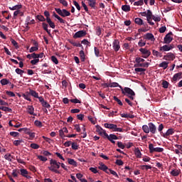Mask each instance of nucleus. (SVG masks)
<instances>
[{
	"mask_svg": "<svg viewBox=\"0 0 182 182\" xmlns=\"http://www.w3.org/2000/svg\"><path fill=\"white\" fill-rule=\"evenodd\" d=\"M50 166L48 167L50 171L55 173V174H60L59 168H60V162L57 161L56 159H51L50 160Z\"/></svg>",
	"mask_w": 182,
	"mask_h": 182,
	"instance_id": "obj_1",
	"label": "nucleus"
},
{
	"mask_svg": "<svg viewBox=\"0 0 182 182\" xmlns=\"http://www.w3.org/2000/svg\"><path fill=\"white\" fill-rule=\"evenodd\" d=\"M119 89L121 90L122 95H124V96H127V97L131 99V100H134V97L133 96H136V93H134V91H133V90L127 87L123 88V87L122 86H119Z\"/></svg>",
	"mask_w": 182,
	"mask_h": 182,
	"instance_id": "obj_2",
	"label": "nucleus"
},
{
	"mask_svg": "<svg viewBox=\"0 0 182 182\" xmlns=\"http://www.w3.org/2000/svg\"><path fill=\"white\" fill-rule=\"evenodd\" d=\"M104 126L106 129H109L110 130H112V132H119V133L123 132V129L117 127L114 124L105 123Z\"/></svg>",
	"mask_w": 182,
	"mask_h": 182,
	"instance_id": "obj_3",
	"label": "nucleus"
},
{
	"mask_svg": "<svg viewBox=\"0 0 182 182\" xmlns=\"http://www.w3.org/2000/svg\"><path fill=\"white\" fill-rule=\"evenodd\" d=\"M55 12L62 16L63 18H66V16H70V12L65 9H60V8L55 9Z\"/></svg>",
	"mask_w": 182,
	"mask_h": 182,
	"instance_id": "obj_4",
	"label": "nucleus"
},
{
	"mask_svg": "<svg viewBox=\"0 0 182 182\" xmlns=\"http://www.w3.org/2000/svg\"><path fill=\"white\" fill-rule=\"evenodd\" d=\"M149 149L150 153H163L164 151V149L161 147H156L154 148V145L153 144H149Z\"/></svg>",
	"mask_w": 182,
	"mask_h": 182,
	"instance_id": "obj_5",
	"label": "nucleus"
},
{
	"mask_svg": "<svg viewBox=\"0 0 182 182\" xmlns=\"http://www.w3.org/2000/svg\"><path fill=\"white\" fill-rule=\"evenodd\" d=\"M171 35H173V32L171 31L165 36L164 38V43H166V45L171 43L173 41V37H171Z\"/></svg>",
	"mask_w": 182,
	"mask_h": 182,
	"instance_id": "obj_6",
	"label": "nucleus"
},
{
	"mask_svg": "<svg viewBox=\"0 0 182 182\" xmlns=\"http://www.w3.org/2000/svg\"><path fill=\"white\" fill-rule=\"evenodd\" d=\"M174 45L170 44V45H164L159 48V50L161 52H168V50H171V49H173Z\"/></svg>",
	"mask_w": 182,
	"mask_h": 182,
	"instance_id": "obj_7",
	"label": "nucleus"
},
{
	"mask_svg": "<svg viewBox=\"0 0 182 182\" xmlns=\"http://www.w3.org/2000/svg\"><path fill=\"white\" fill-rule=\"evenodd\" d=\"M20 174L21 176H22V177H25V178H27L28 180H31V178H32V176H28L29 172L28 171V170L25 168L20 169Z\"/></svg>",
	"mask_w": 182,
	"mask_h": 182,
	"instance_id": "obj_8",
	"label": "nucleus"
},
{
	"mask_svg": "<svg viewBox=\"0 0 182 182\" xmlns=\"http://www.w3.org/2000/svg\"><path fill=\"white\" fill-rule=\"evenodd\" d=\"M153 16H154V15H153V13L151 12V11L147 10L146 21H147L148 23H149V25H151V26H153V25H154V22L151 21V18Z\"/></svg>",
	"mask_w": 182,
	"mask_h": 182,
	"instance_id": "obj_9",
	"label": "nucleus"
},
{
	"mask_svg": "<svg viewBox=\"0 0 182 182\" xmlns=\"http://www.w3.org/2000/svg\"><path fill=\"white\" fill-rule=\"evenodd\" d=\"M112 48L115 52L120 50V41L117 39H114L112 43Z\"/></svg>",
	"mask_w": 182,
	"mask_h": 182,
	"instance_id": "obj_10",
	"label": "nucleus"
},
{
	"mask_svg": "<svg viewBox=\"0 0 182 182\" xmlns=\"http://www.w3.org/2000/svg\"><path fill=\"white\" fill-rule=\"evenodd\" d=\"M139 52H141L142 55H144V56H143L144 59H147V58L151 55V52L146 48H140Z\"/></svg>",
	"mask_w": 182,
	"mask_h": 182,
	"instance_id": "obj_11",
	"label": "nucleus"
},
{
	"mask_svg": "<svg viewBox=\"0 0 182 182\" xmlns=\"http://www.w3.org/2000/svg\"><path fill=\"white\" fill-rule=\"evenodd\" d=\"M83 36H86V32L85 31H77L74 36V39H77L78 38H83Z\"/></svg>",
	"mask_w": 182,
	"mask_h": 182,
	"instance_id": "obj_12",
	"label": "nucleus"
},
{
	"mask_svg": "<svg viewBox=\"0 0 182 182\" xmlns=\"http://www.w3.org/2000/svg\"><path fill=\"white\" fill-rule=\"evenodd\" d=\"M39 102L41 103V105L43 107H46V109H50V104H48L46 101H45V99H43V97H39Z\"/></svg>",
	"mask_w": 182,
	"mask_h": 182,
	"instance_id": "obj_13",
	"label": "nucleus"
},
{
	"mask_svg": "<svg viewBox=\"0 0 182 182\" xmlns=\"http://www.w3.org/2000/svg\"><path fill=\"white\" fill-rule=\"evenodd\" d=\"M148 126L149 127V132L152 134H156V132H157V128L156 127V125H154L153 124V122H149L148 124Z\"/></svg>",
	"mask_w": 182,
	"mask_h": 182,
	"instance_id": "obj_14",
	"label": "nucleus"
},
{
	"mask_svg": "<svg viewBox=\"0 0 182 182\" xmlns=\"http://www.w3.org/2000/svg\"><path fill=\"white\" fill-rule=\"evenodd\" d=\"M134 22L136 25H139V26H141V25H143V26H147V24L145 23V22L141 18H135Z\"/></svg>",
	"mask_w": 182,
	"mask_h": 182,
	"instance_id": "obj_15",
	"label": "nucleus"
},
{
	"mask_svg": "<svg viewBox=\"0 0 182 182\" xmlns=\"http://www.w3.org/2000/svg\"><path fill=\"white\" fill-rule=\"evenodd\" d=\"M146 62V60L144 58H141L140 57H136L135 58V64L134 68H139V65H141V63Z\"/></svg>",
	"mask_w": 182,
	"mask_h": 182,
	"instance_id": "obj_16",
	"label": "nucleus"
},
{
	"mask_svg": "<svg viewBox=\"0 0 182 182\" xmlns=\"http://www.w3.org/2000/svg\"><path fill=\"white\" fill-rule=\"evenodd\" d=\"M99 166H98L99 170H102V171H105V173H109V172H107V170H109V168L107 167V166H106L102 162H100Z\"/></svg>",
	"mask_w": 182,
	"mask_h": 182,
	"instance_id": "obj_17",
	"label": "nucleus"
},
{
	"mask_svg": "<svg viewBox=\"0 0 182 182\" xmlns=\"http://www.w3.org/2000/svg\"><path fill=\"white\" fill-rule=\"evenodd\" d=\"M119 137H117L116 136V134H109V141H110L111 143H112V144H116V141L115 140H118Z\"/></svg>",
	"mask_w": 182,
	"mask_h": 182,
	"instance_id": "obj_18",
	"label": "nucleus"
},
{
	"mask_svg": "<svg viewBox=\"0 0 182 182\" xmlns=\"http://www.w3.org/2000/svg\"><path fill=\"white\" fill-rule=\"evenodd\" d=\"M171 134H174V129L173 128H171V129H168L166 133H164L163 134V137H164L165 139H167V137L168 136H171Z\"/></svg>",
	"mask_w": 182,
	"mask_h": 182,
	"instance_id": "obj_19",
	"label": "nucleus"
},
{
	"mask_svg": "<svg viewBox=\"0 0 182 182\" xmlns=\"http://www.w3.org/2000/svg\"><path fill=\"white\" fill-rule=\"evenodd\" d=\"M27 113L33 116H36V114H35V108L33 107V105L27 106Z\"/></svg>",
	"mask_w": 182,
	"mask_h": 182,
	"instance_id": "obj_20",
	"label": "nucleus"
},
{
	"mask_svg": "<svg viewBox=\"0 0 182 182\" xmlns=\"http://www.w3.org/2000/svg\"><path fill=\"white\" fill-rule=\"evenodd\" d=\"M145 39H147V41H151V42H154L156 41V38H154V35L151 33H147L144 36Z\"/></svg>",
	"mask_w": 182,
	"mask_h": 182,
	"instance_id": "obj_21",
	"label": "nucleus"
},
{
	"mask_svg": "<svg viewBox=\"0 0 182 182\" xmlns=\"http://www.w3.org/2000/svg\"><path fill=\"white\" fill-rule=\"evenodd\" d=\"M42 28L47 32L48 36L52 38V33H50V30H48V28H49V26L46 23H42Z\"/></svg>",
	"mask_w": 182,
	"mask_h": 182,
	"instance_id": "obj_22",
	"label": "nucleus"
},
{
	"mask_svg": "<svg viewBox=\"0 0 182 182\" xmlns=\"http://www.w3.org/2000/svg\"><path fill=\"white\" fill-rule=\"evenodd\" d=\"M174 58H176V56L172 53H168L167 55H164L166 60H173Z\"/></svg>",
	"mask_w": 182,
	"mask_h": 182,
	"instance_id": "obj_23",
	"label": "nucleus"
},
{
	"mask_svg": "<svg viewBox=\"0 0 182 182\" xmlns=\"http://www.w3.org/2000/svg\"><path fill=\"white\" fill-rule=\"evenodd\" d=\"M53 16L59 21L60 23H66V21L63 20L59 15L56 14L55 12L53 13Z\"/></svg>",
	"mask_w": 182,
	"mask_h": 182,
	"instance_id": "obj_24",
	"label": "nucleus"
},
{
	"mask_svg": "<svg viewBox=\"0 0 182 182\" xmlns=\"http://www.w3.org/2000/svg\"><path fill=\"white\" fill-rule=\"evenodd\" d=\"M68 163L70 166H73V167H77V162L73 159L68 158Z\"/></svg>",
	"mask_w": 182,
	"mask_h": 182,
	"instance_id": "obj_25",
	"label": "nucleus"
},
{
	"mask_svg": "<svg viewBox=\"0 0 182 182\" xmlns=\"http://www.w3.org/2000/svg\"><path fill=\"white\" fill-rule=\"evenodd\" d=\"M180 79H181V73H178L174 74L172 80L173 82H177V80H180Z\"/></svg>",
	"mask_w": 182,
	"mask_h": 182,
	"instance_id": "obj_26",
	"label": "nucleus"
},
{
	"mask_svg": "<svg viewBox=\"0 0 182 182\" xmlns=\"http://www.w3.org/2000/svg\"><path fill=\"white\" fill-rule=\"evenodd\" d=\"M152 55L156 58H163V53L156 50H152Z\"/></svg>",
	"mask_w": 182,
	"mask_h": 182,
	"instance_id": "obj_27",
	"label": "nucleus"
},
{
	"mask_svg": "<svg viewBox=\"0 0 182 182\" xmlns=\"http://www.w3.org/2000/svg\"><path fill=\"white\" fill-rule=\"evenodd\" d=\"M134 154L137 159H141V151H140V149L135 148Z\"/></svg>",
	"mask_w": 182,
	"mask_h": 182,
	"instance_id": "obj_28",
	"label": "nucleus"
},
{
	"mask_svg": "<svg viewBox=\"0 0 182 182\" xmlns=\"http://www.w3.org/2000/svg\"><path fill=\"white\" fill-rule=\"evenodd\" d=\"M159 68H163L164 70H166L168 68V62L164 61L159 64Z\"/></svg>",
	"mask_w": 182,
	"mask_h": 182,
	"instance_id": "obj_29",
	"label": "nucleus"
},
{
	"mask_svg": "<svg viewBox=\"0 0 182 182\" xmlns=\"http://www.w3.org/2000/svg\"><path fill=\"white\" fill-rule=\"evenodd\" d=\"M30 95L31 96H33V97H35L36 99H38L39 100V94H38V92H36V91L33 90H30Z\"/></svg>",
	"mask_w": 182,
	"mask_h": 182,
	"instance_id": "obj_30",
	"label": "nucleus"
},
{
	"mask_svg": "<svg viewBox=\"0 0 182 182\" xmlns=\"http://www.w3.org/2000/svg\"><path fill=\"white\" fill-rule=\"evenodd\" d=\"M88 1V5L93 9L96 8V0H87Z\"/></svg>",
	"mask_w": 182,
	"mask_h": 182,
	"instance_id": "obj_31",
	"label": "nucleus"
},
{
	"mask_svg": "<svg viewBox=\"0 0 182 182\" xmlns=\"http://www.w3.org/2000/svg\"><path fill=\"white\" fill-rule=\"evenodd\" d=\"M70 43L73 45V46H76V48H82V49H83V46L80 44V43H76L73 41H70Z\"/></svg>",
	"mask_w": 182,
	"mask_h": 182,
	"instance_id": "obj_32",
	"label": "nucleus"
},
{
	"mask_svg": "<svg viewBox=\"0 0 182 182\" xmlns=\"http://www.w3.org/2000/svg\"><path fill=\"white\" fill-rule=\"evenodd\" d=\"M80 58L81 62H85V60H86V57L85 55V51H83V49L80 51Z\"/></svg>",
	"mask_w": 182,
	"mask_h": 182,
	"instance_id": "obj_33",
	"label": "nucleus"
},
{
	"mask_svg": "<svg viewBox=\"0 0 182 182\" xmlns=\"http://www.w3.org/2000/svg\"><path fill=\"white\" fill-rule=\"evenodd\" d=\"M46 22L48 23L50 28H52V29H55V23H53V21H52V19L47 18Z\"/></svg>",
	"mask_w": 182,
	"mask_h": 182,
	"instance_id": "obj_34",
	"label": "nucleus"
},
{
	"mask_svg": "<svg viewBox=\"0 0 182 182\" xmlns=\"http://www.w3.org/2000/svg\"><path fill=\"white\" fill-rule=\"evenodd\" d=\"M142 130H143L144 133H146V134H149V133H150V129H149V125H143Z\"/></svg>",
	"mask_w": 182,
	"mask_h": 182,
	"instance_id": "obj_35",
	"label": "nucleus"
},
{
	"mask_svg": "<svg viewBox=\"0 0 182 182\" xmlns=\"http://www.w3.org/2000/svg\"><path fill=\"white\" fill-rule=\"evenodd\" d=\"M150 66V63L144 62L141 63L140 64H138V68H149Z\"/></svg>",
	"mask_w": 182,
	"mask_h": 182,
	"instance_id": "obj_36",
	"label": "nucleus"
},
{
	"mask_svg": "<svg viewBox=\"0 0 182 182\" xmlns=\"http://www.w3.org/2000/svg\"><path fill=\"white\" fill-rule=\"evenodd\" d=\"M11 11H16V9H21L22 8L21 4H17L14 6L13 7H9Z\"/></svg>",
	"mask_w": 182,
	"mask_h": 182,
	"instance_id": "obj_37",
	"label": "nucleus"
},
{
	"mask_svg": "<svg viewBox=\"0 0 182 182\" xmlns=\"http://www.w3.org/2000/svg\"><path fill=\"white\" fill-rule=\"evenodd\" d=\"M0 110H3V112H9V113H12V109L8 107H0Z\"/></svg>",
	"mask_w": 182,
	"mask_h": 182,
	"instance_id": "obj_38",
	"label": "nucleus"
},
{
	"mask_svg": "<svg viewBox=\"0 0 182 182\" xmlns=\"http://www.w3.org/2000/svg\"><path fill=\"white\" fill-rule=\"evenodd\" d=\"M95 127H96V132L97 133H99V134H102V133H103V132L105 131V130H103V129L102 128V127H100V125H96L95 126Z\"/></svg>",
	"mask_w": 182,
	"mask_h": 182,
	"instance_id": "obj_39",
	"label": "nucleus"
},
{
	"mask_svg": "<svg viewBox=\"0 0 182 182\" xmlns=\"http://www.w3.org/2000/svg\"><path fill=\"white\" fill-rule=\"evenodd\" d=\"M122 9L124 11V12H130V6L129 5H122Z\"/></svg>",
	"mask_w": 182,
	"mask_h": 182,
	"instance_id": "obj_40",
	"label": "nucleus"
},
{
	"mask_svg": "<svg viewBox=\"0 0 182 182\" xmlns=\"http://www.w3.org/2000/svg\"><path fill=\"white\" fill-rule=\"evenodd\" d=\"M5 160H8V161H12V159H14V156L11 154H6L4 155Z\"/></svg>",
	"mask_w": 182,
	"mask_h": 182,
	"instance_id": "obj_41",
	"label": "nucleus"
},
{
	"mask_svg": "<svg viewBox=\"0 0 182 182\" xmlns=\"http://www.w3.org/2000/svg\"><path fill=\"white\" fill-rule=\"evenodd\" d=\"M20 173V170L19 169H14L12 173H11V176H13V177H18V175Z\"/></svg>",
	"mask_w": 182,
	"mask_h": 182,
	"instance_id": "obj_42",
	"label": "nucleus"
},
{
	"mask_svg": "<svg viewBox=\"0 0 182 182\" xmlns=\"http://www.w3.org/2000/svg\"><path fill=\"white\" fill-rule=\"evenodd\" d=\"M0 83H1V85H2V86H5L9 83V80H8L6 78H4L0 80Z\"/></svg>",
	"mask_w": 182,
	"mask_h": 182,
	"instance_id": "obj_43",
	"label": "nucleus"
},
{
	"mask_svg": "<svg viewBox=\"0 0 182 182\" xmlns=\"http://www.w3.org/2000/svg\"><path fill=\"white\" fill-rule=\"evenodd\" d=\"M36 19H38V21H39L40 22H45V21H46V18H45V17L42 15H37L36 16Z\"/></svg>",
	"mask_w": 182,
	"mask_h": 182,
	"instance_id": "obj_44",
	"label": "nucleus"
},
{
	"mask_svg": "<svg viewBox=\"0 0 182 182\" xmlns=\"http://www.w3.org/2000/svg\"><path fill=\"white\" fill-rule=\"evenodd\" d=\"M144 4V1H143V0H139V1H135V2L134 3V5L135 6H143Z\"/></svg>",
	"mask_w": 182,
	"mask_h": 182,
	"instance_id": "obj_45",
	"label": "nucleus"
},
{
	"mask_svg": "<svg viewBox=\"0 0 182 182\" xmlns=\"http://www.w3.org/2000/svg\"><path fill=\"white\" fill-rule=\"evenodd\" d=\"M94 52H95V55L97 58L100 57V50H99V48H97V47L94 48Z\"/></svg>",
	"mask_w": 182,
	"mask_h": 182,
	"instance_id": "obj_46",
	"label": "nucleus"
},
{
	"mask_svg": "<svg viewBox=\"0 0 182 182\" xmlns=\"http://www.w3.org/2000/svg\"><path fill=\"white\" fill-rule=\"evenodd\" d=\"M171 174L173 177H177V176H178V174H180V172L178 171V170L173 169L171 171Z\"/></svg>",
	"mask_w": 182,
	"mask_h": 182,
	"instance_id": "obj_47",
	"label": "nucleus"
},
{
	"mask_svg": "<svg viewBox=\"0 0 182 182\" xmlns=\"http://www.w3.org/2000/svg\"><path fill=\"white\" fill-rule=\"evenodd\" d=\"M15 72H16V73H17V75H20V76H23V73H25V71L20 68H16L15 70Z\"/></svg>",
	"mask_w": 182,
	"mask_h": 182,
	"instance_id": "obj_48",
	"label": "nucleus"
},
{
	"mask_svg": "<svg viewBox=\"0 0 182 182\" xmlns=\"http://www.w3.org/2000/svg\"><path fill=\"white\" fill-rule=\"evenodd\" d=\"M141 170H151V165H141Z\"/></svg>",
	"mask_w": 182,
	"mask_h": 182,
	"instance_id": "obj_49",
	"label": "nucleus"
},
{
	"mask_svg": "<svg viewBox=\"0 0 182 182\" xmlns=\"http://www.w3.org/2000/svg\"><path fill=\"white\" fill-rule=\"evenodd\" d=\"M113 99H114V100H115V102H117V104H118L119 106H123V102H122V100H120V99H119L117 97L114 96V97H113Z\"/></svg>",
	"mask_w": 182,
	"mask_h": 182,
	"instance_id": "obj_50",
	"label": "nucleus"
},
{
	"mask_svg": "<svg viewBox=\"0 0 182 182\" xmlns=\"http://www.w3.org/2000/svg\"><path fill=\"white\" fill-rule=\"evenodd\" d=\"M51 60L53 63H55V65H58L59 63V60L55 55L51 56Z\"/></svg>",
	"mask_w": 182,
	"mask_h": 182,
	"instance_id": "obj_51",
	"label": "nucleus"
},
{
	"mask_svg": "<svg viewBox=\"0 0 182 182\" xmlns=\"http://www.w3.org/2000/svg\"><path fill=\"white\" fill-rule=\"evenodd\" d=\"M37 158L38 159V160H40L41 161H48V158H46V156H43L42 155H38L37 156Z\"/></svg>",
	"mask_w": 182,
	"mask_h": 182,
	"instance_id": "obj_52",
	"label": "nucleus"
},
{
	"mask_svg": "<svg viewBox=\"0 0 182 182\" xmlns=\"http://www.w3.org/2000/svg\"><path fill=\"white\" fill-rule=\"evenodd\" d=\"M96 35L97 36H100L102 35V28H100V26H97L95 29Z\"/></svg>",
	"mask_w": 182,
	"mask_h": 182,
	"instance_id": "obj_53",
	"label": "nucleus"
},
{
	"mask_svg": "<svg viewBox=\"0 0 182 182\" xmlns=\"http://www.w3.org/2000/svg\"><path fill=\"white\" fill-rule=\"evenodd\" d=\"M152 18L154 21V22H160L161 21V17L160 16H152Z\"/></svg>",
	"mask_w": 182,
	"mask_h": 182,
	"instance_id": "obj_54",
	"label": "nucleus"
},
{
	"mask_svg": "<svg viewBox=\"0 0 182 182\" xmlns=\"http://www.w3.org/2000/svg\"><path fill=\"white\" fill-rule=\"evenodd\" d=\"M34 124H35V126H36V127H42L43 126L42 124V122H41L39 120H36L34 122Z\"/></svg>",
	"mask_w": 182,
	"mask_h": 182,
	"instance_id": "obj_55",
	"label": "nucleus"
},
{
	"mask_svg": "<svg viewBox=\"0 0 182 182\" xmlns=\"http://www.w3.org/2000/svg\"><path fill=\"white\" fill-rule=\"evenodd\" d=\"M10 41L12 45H14V46L16 48V49H18V48H19V46H18V42H16V41H15L14 38H11Z\"/></svg>",
	"mask_w": 182,
	"mask_h": 182,
	"instance_id": "obj_56",
	"label": "nucleus"
},
{
	"mask_svg": "<svg viewBox=\"0 0 182 182\" xmlns=\"http://www.w3.org/2000/svg\"><path fill=\"white\" fill-rule=\"evenodd\" d=\"M22 96L23 99H25V100H28V102H32V100L31 99V97H29V95L23 94Z\"/></svg>",
	"mask_w": 182,
	"mask_h": 182,
	"instance_id": "obj_57",
	"label": "nucleus"
},
{
	"mask_svg": "<svg viewBox=\"0 0 182 182\" xmlns=\"http://www.w3.org/2000/svg\"><path fill=\"white\" fill-rule=\"evenodd\" d=\"M71 147L73 150H77V149H79V145L75 142H72Z\"/></svg>",
	"mask_w": 182,
	"mask_h": 182,
	"instance_id": "obj_58",
	"label": "nucleus"
},
{
	"mask_svg": "<svg viewBox=\"0 0 182 182\" xmlns=\"http://www.w3.org/2000/svg\"><path fill=\"white\" fill-rule=\"evenodd\" d=\"M108 170L110 174H112V176H114V177H117V178H119V175H117V173L116 171L110 168H109Z\"/></svg>",
	"mask_w": 182,
	"mask_h": 182,
	"instance_id": "obj_59",
	"label": "nucleus"
},
{
	"mask_svg": "<svg viewBox=\"0 0 182 182\" xmlns=\"http://www.w3.org/2000/svg\"><path fill=\"white\" fill-rule=\"evenodd\" d=\"M30 146L31 147V149H34L35 150H38V149H39V145L35 143L31 144Z\"/></svg>",
	"mask_w": 182,
	"mask_h": 182,
	"instance_id": "obj_60",
	"label": "nucleus"
},
{
	"mask_svg": "<svg viewBox=\"0 0 182 182\" xmlns=\"http://www.w3.org/2000/svg\"><path fill=\"white\" fill-rule=\"evenodd\" d=\"M162 87H164V89H168V82L166 80L163 81Z\"/></svg>",
	"mask_w": 182,
	"mask_h": 182,
	"instance_id": "obj_61",
	"label": "nucleus"
},
{
	"mask_svg": "<svg viewBox=\"0 0 182 182\" xmlns=\"http://www.w3.org/2000/svg\"><path fill=\"white\" fill-rule=\"evenodd\" d=\"M117 146L119 148V149H122V150L124 149V148L126 147V146H124L123 144V142L122 141H118L117 142Z\"/></svg>",
	"mask_w": 182,
	"mask_h": 182,
	"instance_id": "obj_62",
	"label": "nucleus"
},
{
	"mask_svg": "<svg viewBox=\"0 0 182 182\" xmlns=\"http://www.w3.org/2000/svg\"><path fill=\"white\" fill-rule=\"evenodd\" d=\"M110 84V87H120V85H119L117 82H111Z\"/></svg>",
	"mask_w": 182,
	"mask_h": 182,
	"instance_id": "obj_63",
	"label": "nucleus"
},
{
	"mask_svg": "<svg viewBox=\"0 0 182 182\" xmlns=\"http://www.w3.org/2000/svg\"><path fill=\"white\" fill-rule=\"evenodd\" d=\"M10 136H12V137H18V136H19V132H11Z\"/></svg>",
	"mask_w": 182,
	"mask_h": 182,
	"instance_id": "obj_64",
	"label": "nucleus"
}]
</instances>
